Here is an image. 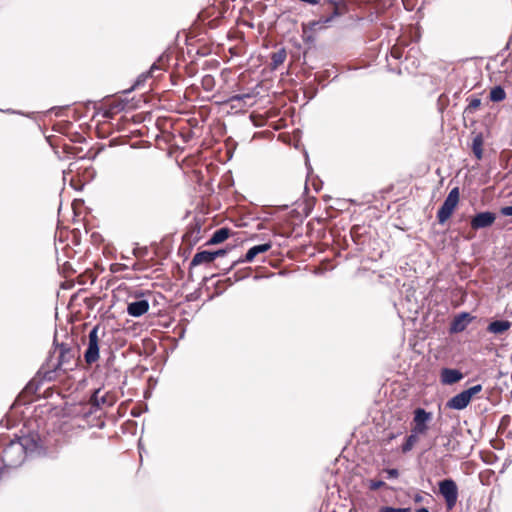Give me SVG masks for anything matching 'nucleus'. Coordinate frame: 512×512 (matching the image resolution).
I'll return each mask as SVG.
<instances>
[{
    "label": "nucleus",
    "instance_id": "1",
    "mask_svg": "<svg viewBox=\"0 0 512 512\" xmlns=\"http://www.w3.org/2000/svg\"><path fill=\"white\" fill-rule=\"evenodd\" d=\"M48 446L37 432L17 436L10 439L1 451V460L7 468L21 466L28 455H45Z\"/></svg>",
    "mask_w": 512,
    "mask_h": 512
},
{
    "label": "nucleus",
    "instance_id": "2",
    "mask_svg": "<svg viewBox=\"0 0 512 512\" xmlns=\"http://www.w3.org/2000/svg\"><path fill=\"white\" fill-rule=\"evenodd\" d=\"M54 352L50 353L46 362L40 368L43 378L51 382L56 379V373L73 371L78 366V349L67 343H58L56 336L53 341Z\"/></svg>",
    "mask_w": 512,
    "mask_h": 512
},
{
    "label": "nucleus",
    "instance_id": "3",
    "mask_svg": "<svg viewBox=\"0 0 512 512\" xmlns=\"http://www.w3.org/2000/svg\"><path fill=\"white\" fill-rule=\"evenodd\" d=\"M323 11L329 12L327 16H321L311 23L314 29L327 27L337 17L345 15L349 11L347 0H321L319 4Z\"/></svg>",
    "mask_w": 512,
    "mask_h": 512
},
{
    "label": "nucleus",
    "instance_id": "4",
    "mask_svg": "<svg viewBox=\"0 0 512 512\" xmlns=\"http://www.w3.org/2000/svg\"><path fill=\"white\" fill-rule=\"evenodd\" d=\"M100 393H101V389H96L90 396V399L86 404V407L88 408V410H85L83 412V415L85 417H88L89 415L96 413L103 406L110 407L114 404V402H115L114 395H111L109 393H105V394L101 395Z\"/></svg>",
    "mask_w": 512,
    "mask_h": 512
},
{
    "label": "nucleus",
    "instance_id": "5",
    "mask_svg": "<svg viewBox=\"0 0 512 512\" xmlns=\"http://www.w3.org/2000/svg\"><path fill=\"white\" fill-rule=\"evenodd\" d=\"M439 493L444 498L448 510H452L458 500V486L451 478H446L438 483Z\"/></svg>",
    "mask_w": 512,
    "mask_h": 512
},
{
    "label": "nucleus",
    "instance_id": "6",
    "mask_svg": "<svg viewBox=\"0 0 512 512\" xmlns=\"http://www.w3.org/2000/svg\"><path fill=\"white\" fill-rule=\"evenodd\" d=\"M150 291H136L131 298L135 300L131 301L127 305V313L132 317H140L144 315L149 309V301L145 298L146 295H151Z\"/></svg>",
    "mask_w": 512,
    "mask_h": 512
},
{
    "label": "nucleus",
    "instance_id": "7",
    "mask_svg": "<svg viewBox=\"0 0 512 512\" xmlns=\"http://www.w3.org/2000/svg\"><path fill=\"white\" fill-rule=\"evenodd\" d=\"M99 325L94 326L88 334L87 348L84 352V360L88 365L95 363L99 359Z\"/></svg>",
    "mask_w": 512,
    "mask_h": 512
},
{
    "label": "nucleus",
    "instance_id": "8",
    "mask_svg": "<svg viewBox=\"0 0 512 512\" xmlns=\"http://www.w3.org/2000/svg\"><path fill=\"white\" fill-rule=\"evenodd\" d=\"M433 415L431 412L426 411L424 408H416L413 412L412 428L411 432H415L419 435H424L429 429V423L431 422Z\"/></svg>",
    "mask_w": 512,
    "mask_h": 512
},
{
    "label": "nucleus",
    "instance_id": "9",
    "mask_svg": "<svg viewBox=\"0 0 512 512\" xmlns=\"http://www.w3.org/2000/svg\"><path fill=\"white\" fill-rule=\"evenodd\" d=\"M271 247H272L271 242H267V243H263V244H259V245H255V246L251 247L246 252V254H245V256L243 258H239L238 260L233 261L231 266L228 268V271L233 269L239 263H245V262L250 263V262H252L257 255L269 251L271 249Z\"/></svg>",
    "mask_w": 512,
    "mask_h": 512
},
{
    "label": "nucleus",
    "instance_id": "10",
    "mask_svg": "<svg viewBox=\"0 0 512 512\" xmlns=\"http://www.w3.org/2000/svg\"><path fill=\"white\" fill-rule=\"evenodd\" d=\"M160 60L161 58H159L157 62L153 63L148 71L141 73L136 78L133 86L130 89L125 90L124 93H129L136 88L142 87L149 78L157 79L155 71H164V68L159 64Z\"/></svg>",
    "mask_w": 512,
    "mask_h": 512
},
{
    "label": "nucleus",
    "instance_id": "11",
    "mask_svg": "<svg viewBox=\"0 0 512 512\" xmlns=\"http://www.w3.org/2000/svg\"><path fill=\"white\" fill-rule=\"evenodd\" d=\"M496 219V215L493 212L485 211L479 212L472 217L470 225L473 229L478 230L482 228L490 227Z\"/></svg>",
    "mask_w": 512,
    "mask_h": 512
},
{
    "label": "nucleus",
    "instance_id": "12",
    "mask_svg": "<svg viewBox=\"0 0 512 512\" xmlns=\"http://www.w3.org/2000/svg\"><path fill=\"white\" fill-rule=\"evenodd\" d=\"M473 319L474 317L470 313L461 312L452 320L449 328L450 333L463 332Z\"/></svg>",
    "mask_w": 512,
    "mask_h": 512
},
{
    "label": "nucleus",
    "instance_id": "13",
    "mask_svg": "<svg viewBox=\"0 0 512 512\" xmlns=\"http://www.w3.org/2000/svg\"><path fill=\"white\" fill-rule=\"evenodd\" d=\"M464 375L459 369L442 368L440 372V381L444 385H452L463 379Z\"/></svg>",
    "mask_w": 512,
    "mask_h": 512
},
{
    "label": "nucleus",
    "instance_id": "14",
    "mask_svg": "<svg viewBox=\"0 0 512 512\" xmlns=\"http://www.w3.org/2000/svg\"><path fill=\"white\" fill-rule=\"evenodd\" d=\"M470 402L471 400L468 398V395L461 391L446 402V407L453 410H463L468 407Z\"/></svg>",
    "mask_w": 512,
    "mask_h": 512
},
{
    "label": "nucleus",
    "instance_id": "15",
    "mask_svg": "<svg viewBox=\"0 0 512 512\" xmlns=\"http://www.w3.org/2000/svg\"><path fill=\"white\" fill-rule=\"evenodd\" d=\"M211 262H213V257H212L211 251H208V250L199 251L194 255L193 259L191 260V262L189 264V271H191L193 269V267H195V266H198L201 264H209Z\"/></svg>",
    "mask_w": 512,
    "mask_h": 512
},
{
    "label": "nucleus",
    "instance_id": "16",
    "mask_svg": "<svg viewBox=\"0 0 512 512\" xmlns=\"http://www.w3.org/2000/svg\"><path fill=\"white\" fill-rule=\"evenodd\" d=\"M512 323L508 320H495L489 323L487 331L493 334H502L510 329Z\"/></svg>",
    "mask_w": 512,
    "mask_h": 512
},
{
    "label": "nucleus",
    "instance_id": "17",
    "mask_svg": "<svg viewBox=\"0 0 512 512\" xmlns=\"http://www.w3.org/2000/svg\"><path fill=\"white\" fill-rule=\"evenodd\" d=\"M230 236V229L227 227H222L217 229L210 239L206 242L205 245H216L224 242Z\"/></svg>",
    "mask_w": 512,
    "mask_h": 512
},
{
    "label": "nucleus",
    "instance_id": "18",
    "mask_svg": "<svg viewBox=\"0 0 512 512\" xmlns=\"http://www.w3.org/2000/svg\"><path fill=\"white\" fill-rule=\"evenodd\" d=\"M287 57V53L285 48H281L276 52H272L270 59H271V69L275 70L277 69L281 64L284 63L285 59Z\"/></svg>",
    "mask_w": 512,
    "mask_h": 512
},
{
    "label": "nucleus",
    "instance_id": "19",
    "mask_svg": "<svg viewBox=\"0 0 512 512\" xmlns=\"http://www.w3.org/2000/svg\"><path fill=\"white\" fill-rule=\"evenodd\" d=\"M459 196H460L459 187H454L453 189L450 190V192L447 195V197L445 198L443 204L448 206L449 208H452L453 210H455V208L457 207V205L459 203Z\"/></svg>",
    "mask_w": 512,
    "mask_h": 512
},
{
    "label": "nucleus",
    "instance_id": "20",
    "mask_svg": "<svg viewBox=\"0 0 512 512\" xmlns=\"http://www.w3.org/2000/svg\"><path fill=\"white\" fill-rule=\"evenodd\" d=\"M459 196H460L459 187H454L453 189L450 190V192L447 195V197L445 198L443 204L448 206L449 208H452L453 210H455V208L457 207V205L459 203Z\"/></svg>",
    "mask_w": 512,
    "mask_h": 512
},
{
    "label": "nucleus",
    "instance_id": "21",
    "mask_svg": "<svg viewBox=\"0 0 512 512\" xmlns=\"http://www.w3.org/2000/svg\"><path fill=\"white\" fill-rule=\"evenodd\" d=\"M43 381H46V380L43 378V373H40V370H39L36 377H34L32 380H30L28 382V384L25 387V390L28 393L36 394L39 391V388L42 385Z\"/></svg>",
    "mask_w": 512,
    "mask_h": 512
},
{
    "label": "nucleus",
    "instance_id": "22",
    "mask_svg": "<svg viewBox=\"0 0 512 512\" xmlns=\"http://www.w3.org/2000/svg\"><path fill=\"white\" fill-rule=\"evenodd\" d=\"M419 436V434L411 432L410 435L405 438V442L401 447V451L403 453H408L409 451H411L414 445L418 442Z\"/></svg>",
    "mask_w": 512,
    "mask_h": 512
},
{
    "label": "nucleus",
    "instance_id": "23",
    "mask_svg": "<svg viewBox=\"0 0 512 512\" xmlns=\"http://www.w3.org/2000/svg\"><path fill=\"white\" fill-rule=\"evenodd\" d=\"M454 210L442 204L437 212V219L439 224H444L453 214Z\"/></svg>",
    "mask_w": 512,
    "mask_h": 512
},
{
    "label": "nucleus",
    "instance_id": "24",
    "mask_svg": "<svg viewBox=\"0 0 512 512\" xmlns=\"http://www.w3.org/2000/svg\"><path fill=\"white\" fill-rule=\"evenodd\" d=\"M506 97V92L502 86H495L490 91V100L493 102L503 101Z\"/></svg>",
    "mask_w": 512,
    "mask_h": 512
},
{
    "label": "nucleus",
    "instance_id": "25",
    "mask_svg": "<svg viewBox=\"0 0 512 512\" xmlns=\"http://www.w3.org/2000/svg\"><path fill=\"white\" fill-rule=\"evenodd\" d=\"M482 144H483V141H482L481 136H476L473 139L472 151H473V154L475 155V157L479 160L482 158V155H483Z\"/></svg>",
    "mask_w": 512,
    "mask_h": 512
},
{
    "label": "nucleus",
    "instance_id": "26",
    "mask_svg": "<svg viewBox=\"0 0 512 512\" xmlns=\"http://www.w3.org/2000/svg\"><path fill=\"white\" fill-rule=\"evenodd\" d=\"M481 105V99L478 97H471L469 103L464 110L466 114H472Z\"/></svg>",
    "mask_w": 512,
    "mask_h": 512
},
{
    "label": "nucleus",
    "instance_id": "27",
    "mask_svg": "<svg viewBox=\"0 0 512 512\" xmlns=\"http://www.w3.org/2000/svg\"><path fill=\"white\" fill-rule=\"evenodd\" d=\"M253 97V94L251 93H243V94H235V95H232L230 96L226 103H231V102H245L246 99H251Z\"/></svg>",
    "mask_w": 512,
    "mask_h": 512
},
{
    "label": "nucleus",
    "instance_id": "28",
    "mask_svg": "<svg viewBox=\"0 0 512 512\" xmlns=\"http://www.w3.org/2000/svg\"><path fill=\"white\" fill-rule=\"evenodd\" d=\"M483 387L481 384L474 385L472 387H469L468 389L463 390L466 395H468V398L472 400V398L480 393L482 391Z\"/></svg>",
    "mask_w": 512,
    "mask_h": 512
},
{
    "label": "nucleus",
    "instance_id": "29",
    "mask_svg": "<svg viewBox=\"0 0 512 512\" xmlns=\"http://www.w3.org/2000/svg\"><path fill=\"white\" fill-rule=\"evenodd\" d=\"M379 512H411V508L405 507V508H396L392 506H382L379 509Z\"/></svg>",
    "mask_w": 512,
    "mask_h": 512
},
{
    "label": "nucleus",
    "instance_id": "30",
    "mask_svg": "<svg viewBox=\"0 0 512 512\" xmlns=\"http://www.w3.org/2000/svg\"><path fill=\"white\" fill-rule=\"evenodd\" d=\"M202 86L205 90L210 91L214 86V78L211 75H206L202 79Z\"/></svg>",
    "mask_w": 512,
    "mask_h": 512
},
{
    "label": "nucleus",
    "instance_id": "31",
    "mask_svg": "<svg viewBox=\"0 0 512 512\" xmlns=\"http://www.w3.org/2000/svg\"><path fill=\"white\" fill-rule=\"evenodd\" d=\"M360 226L358 225H354L351 230H350V235H351V238L352 240L358 244V241H359V237H360Z\"/></svg>",
    "mask_w": 512,
    "mask_h": 512
},
{
    "label": "nucleus",
    "instance_id": "32",
    "mask_svg": "<svg viewBox=\"0 0 512 512\" xmlns=\"http://www.w3.org/2000/svg\"><path fill=\"white\" fill-rule=\"evenodd\" d=\"M383 486H385V482L382 480H370L369 482V489L373 491H376Z\"/></svg>",
    "mask_w": 512,
    "mask_h": 512
},
{
    "label": "nucleus",
    "instance_id": "33",
    "mask_svg": "<svg viewBox=\"0 0 512 512\" xmlns=\"http://www.w3.org/2000/svg\"><path fill=\"white\" fill-rule=\"evenodd\" d=\"M124 106H125V105H124L123 103H117V104H115V105H112V106L110 107L109 111H107V112L105 113V115L107 116L108 114H113V113H115V112H119V111H121V110H123V109H124Z\"/></svg>",
    "mask_w": 512,
    "mask_h": 512
},
{
    "label": "nucleus",
    "instance_id": "34",
    "mask_svg": "<svg viewBox=\"0 0 512 512\" xmlns=\"http://www.w3.org/2000/svg\"><path fill=\"white\" fill-rule=\"evenodd\" d=\"M228 252V249L227 248H223V249H218L216 251H211V254H212V257H213V261L218 258V257H222V256H225Z\"/></svg>",
    "mask_w": 512,
    "mask_h": 512
},
{
    "label": "nucleus",
    "instance_id": "35",
    "mask_svg": "<svg viewBox=\"0 0 512 512\" xmlns=\"http://www.w3.org/2000/svg\"><path fill=\"white\" fill-rule=\"evenodd\" d=\"M390 54L395 59H401L402 58V51L398 47H395V46L392 47Z\"/></svg>",
    "mask_w": 512,
    "mask_h": 512
},
{
    "label": "nucleus",
    "instance_id": "36",
    "mask_svg": "<svg viewBox=\"0 0 512 512\" xmlns=\"http://www.w3.org/2000/svg\"><path fill=\"white\" fill-rule=\"evenodd\" d=\"M500 212L503 216H512V206L502 207Z\"/></svg>",
    "mask_w": 512,
    "mask_h": 512
},
{
    "label": "nucleus",
    "instance_id": "37",
    "mask_svg": "<svg viewBox=\"0 0 512 512\" xmlns=\"http://www.w3.org/2000/svg\"><path fill=\"white\" fill-rule=\"evenodd\" d=\"M388 478H397L399 475V472L397 469H388L387 470Z\"/></svg>",
    "mask_w": 512,
    "mask_h": 512
},
{
    "label": "nucleus",
    "instance_id": "38",
    "mask_svg": "<svg viewBox=\"0 0 512 512\" xmlns=\"http://www.w3.org/2000/svg\"><path fill=\"white\" fill-rule=\"evenodd\" d=\"M300 2L307 3L310 5H319L321 0H299Z\"/></svg>",
    "mask_w": 512,
    "mask_h": 512
},
{
    "label": "nucleus",
    "instance_id": "39",
    "mask_svg": "<svg viewBox=\"0 0 512 512\" xmlns=\"http://www.w3.org/2000/svg\"><path fill=\"white\" fill-rule=\"evenodd\" d=\"M132 269H133L134 271H142V270L144 269V267H143V265H142V264H140V263L136 262V263H134V264L132 265Z\"/></svg>",
    "mask_w": 512,
    "mask_h": 512
},
{
    "label": "nucleus",
    "instance_id": "40",
    "mask_svg": "<svg viewBox=\"0 0 512 512\" xmlns=\"http://www.w3.org/2000/svg\"><path fill=\"white\" fill-rule=\"evenodd\" d=\"M416 512H430V511L426 507H421V508L417 509Z\"/></svg>",
    "mask_w": 512,
    "mask_h": 512
},
{
    "label": "nucleus",
    "instance_id": "41",
    "mask_svg": "<svg viewBox=\"0 0 512 512\" xmlns=\"http://www.w3.org/2000/svg\"><path fill=\"white\" fill-rule=\"evenodd\" d=\"M415 502H420L422 501V496H420L419 494H417L414 498Z\"/></svg>",
    "mask_w": 512,
    "mask_h": 512
},
{
    "label": "nucleus",
    "instance_id": "42",
    "mask_svg": "<svg viewBox=\"0 0 512 512\" xmlns=\"http://www.w3.org/2000/svg\"><path fill=\"white\" fill-rule=\"evenodd\" d=\"M396 437H397V434H390L388 438H389V440H392Z\"/></svg>",
    "mask_w": 512,
    "mask_h": 512
},
{
    "label": "nucleus",
    "instance_id": "43",
    "mask_svg": "<svg viewBox=\"0 0 512 512\" xmlns=\"http://www.w3.org/2000/svg\"><path fill=\"white\" fill-rule=\"evenodd\" d=\"M162 72L163 71H155V74L157 75V78L160 77L162 75Z\"/></svg>",
    "mask_w": 512,
    "mask_h": 512
},
{
    "label": "nucleus",
    "instance_id": "44",
    "mask_svg": "<svg viewBox=\"0 0 512 512\" xmlns=\"http://www.w3.org/2000/svg\"><path fill=\"white\" fill-rule=\"evenodd\" d=\"M410 57H411V56H406V57H405V62H408V61H409V59H410Z\"/></svg>",
    "mask_w": 512,
    "mask_h": 512
},
{
    "label": "nucleus",
    "instance_id": "45",
    "mask_svg": "<svg viewBox=\"0 0 512 512\" xmlns=\"http://www.w3.org/2000/svg\"><path fill=\"white\" fill-rule=\"evenodd\" d=\"M114 359V356H111V358H108V362Z\"/></svg>",
    "mask_w": 512,
    "mask_h": 512
},
{
    "label": "nucleus",
    "instance_id": "46",
    "mask_svg": "<svg viewBox=\"0 0 512 512\" xmlns=\"http://www.w3.org/2000/svg\"><path fill=\"white\" fill-rule=\"evenodd\" d=\"M114 359V356H111V358H108V362Z\"/></svg>",
    "mask_w": 512,
    "mask_h": 512
}]
</instances>
